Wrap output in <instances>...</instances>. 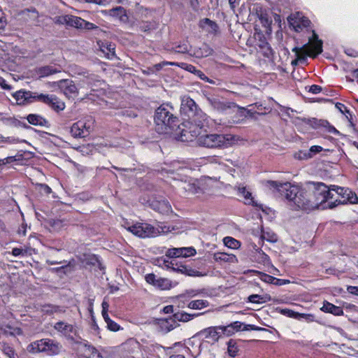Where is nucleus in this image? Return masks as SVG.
I'll return each instance as SVG.
<instances>
[{
	"instance_id": "680f3d73",
	"label": "nucleus",
	"mask_w": 358,
	"mask_h": 358,
	"mask_svg": "<svg viewBox=\"0 0 358 358\" xmlns=\"http://www.w3.org/2000/svg\"><path fill=\"white\" fill-rule=\"evenodd\" d=\"M263 280L266 282L275 284L276 278L269 275H265Z\"/></svg>"
},
{
	"instance_id": "9b49d317",
	"label": "nucleus",
	"mask_w": 358,
	"mask_h": 358,
	"mask_svg": "<svg viewBox=\"0 0 358 358\" xmlns=\"http://www.w3.org/2000/svg\"><path fill=\"white\" fill-rule=\"evenodd\" d=\"M146 282L162 290L169 289L172 287L171 281L167 278H157L154 273H149L145 276Z\"/></svg>"
},
{
	"instance_id": "f3484780",
	"label": "nucleus",
	"mask_w": 358,
	"mask_h": 358,
	"mask_svg": "<svg viewBox=\"0 0 358 358\" xmlns=\"http://www.w3.org/2000/svg\"><path fill=\"white\" fill-rule=\"evenodd\" d=\"M58 24H66L70 27H73L77 29L82 28V23H83V19L80 17L66 15L58 17Z\"/></svg>"
},
{
	"instance_id": "6e6552de",
	"label": "nucleus",
	"mask_w": 358,
	"mask_h": 358,
	"mask_svg": "<svg viewBox=\"0 0 358 358\" xmlns=\"http://www.w3.org/2000/svg\"><path fill=\"white\" fill-rule=\"evenodd\" d=\"M125 229L134 235L142 238L155 237L159 233V231L153 226L145 222H136L131 224L127 223Z\"/></svg>"
},
{
	"instance_id": "864d4df0",
	"label": "nucleus",
	"mask_w": 358,
	"mask_h": 358,
	"mask_svg": "<svg viewBox=\"0 0 358 358\" xmlns=\"http://www.w3.org/2000/svg\"><path fill=\"white\" fill-rule=\"evenodd\" d=\"M97 27L93 23L89 22L83 20V23H82V28L87 30H91L96 28Z\"/></svg>"
},
{
	"instance_id": "f03ea898",
	"label": "nucleus",
	"mask_w": 358,
	"mask_h": 358,
	"mask_svg": "<svg viewBox=\"0 0 358 358\" xmlns=\"http://www.w3.org/2000/svg\"><path fill=\"white\" fill-rule=\"evenodd\" d=\"M266 186L270 189L280 192L287 200L293 201L297 208L302 210L307 209L306 198L298 186L292 185L290 182L278 183L273 180L266 181Z\"/></svg>"
},
{
	"instance_id": "72a5a7b5",
	"label": "nucleus",
	"mask_w": 358,
	"mask_h": 358,
	"mask_svg": "<svg viewBox=\"0 0 358 358\" xmlns=\"http://www.w3.org/2000/svg\"><path fill=\"white\" fill-rule=\"evenodd\" d=\"M210 303L207 300L204 299H196L192 300L187 303V307L193 310H201L203 308L208 307Z\"/></svg>"
},
{
	"instance_id": "c03bdc74",
	"label": "nucleus",
	"mask_w": 358,
	"mask_h": 358,
	"mask_svg": "<svg viewBox=\"0 0 358 358\" xmlns=\"http://www.w3.org/2000/svg\"><path fill=\"white\" fill-rule=\"evenodd\" d=\"M182 257H187L193 256L196 254V250L192 247L189 248H180Z\"/></svg>"
},
{
	"instance_id": "f257e3e1",
	"label": "nucleus",
	"mask_w": 358,
	"mask_h": 358,
	"mask_svg": "<svg viewBox=\"0 0 358 358\" xmlns=\"http://www.w3.org/2000/svg\"><path fill=\"white\" fill-rule=\"evenodd\" d=\"M308 190L311 194L308 199L306 198L305 203H307L306 210H313L327 208H333L337 206L338 199L334 201H328L329 199H333L336 194L334 189H329L323 182H310Z\"/></svg>"
},
{
	"instance_id": "5701e85b",
	"label": "nucleus",
	"mask_w": 358,
	"mask_h": 358,
	"mask_svg": "<svg viewBox=\"0 0 358 358\" xmlns=\"http://www.w3.org/2000/svg\"><path fill=\"white\" fill-rule=\"evenodd\" d=\"M181 108L189 117L199 110L194 101L189 98L182 100Z\"/></svg>"
},
{
	"instance_id": "6e6d98bb",
	"label": "nucleus",
	"mask_w": 358,
	"mask_h": 358,
	"mask_svg": "<svg viewBox=\"0 0 358 358\" xmlns=\"http://www.w3.org/2000/svg\"><path fill=\"white\" fill-rule=\"evenodd\" d=\"M336 108L343 113H348L350 115V117H352L351 114L350 113V111L347 109V108L342 103H338L336 105Z\"/></svg>"
},
{
	"instance_id": "cd10ccee",
	"label": "nucleus",
	"mask_w": 358,
	"mask_h": 358,
	"mask_svg": "<svg viewBox=\"0 0 358 358\" xmlns=\"http://www.w3.org/2000/svg\"><path fill=\"white\" fill-rule=\"evenodd\" d=\"M27 120L29 123L35 126L48 127L49 125L48 121L39 115L29 114Z\"/></svg>"
},
{
	"instance_id": "69168bd1",
	"label": "nucleus",
	"mask_w": 358,
	"mask_h": 358,
	"mask_svg": "<svg viewBox=\"0 0 358 358\" xmlns=\"http://www.w3.org/2000/svg\"><path fill=\"white\" fill-rule=\"evenodd\" d=\"M0 85L3 89L9 88V85L6 83V81L2 77H0Z\"/></svg>"
},
{
	"instance_id": "a211bd4d",
	"label": "nucleus",
	"mask_w": 358,
	"mask_h": 358,
	"mask_svg": "<svg viewBox=\"0 0 358 358\" xmlns=\"http://www.w3.org/2000/svg\"><path fill=\"white\" fill-rule=\"evenodd\" d=\"M150 207L161 214H169L172 212L171 206L165 199H153L151 201Z\"/></svg>"
},
{
	"instance_id": "393cba45",
	"label": "nucleus",
	"mask_w": 358,
	"mask_h": 358,
	"mask_svg": "<svg viewBox=\"0 0 358 358\" xmlns=\"http://www.w3.org/2000/svg\"><path fill=\"white\" fill-rule=\"evenodd\" d=\"M59 72H61V69L52 66H41L36 69V74L38 78L48 77Z\"/></svg>"
},
{
	"instance_id": "b1692460",
	"label": "nucleus",
	"mask_w": 358,
	"mask_h": 358,
	"mask_svg": "<svg viewBox=\"0 0 358 358\" xmlns=\"http://www.w3.org/2000/svg\"><path fill=\"white\" fill-rule=\"evenodd\" d=\"M180 66L185 68L187 71L193 73L194 74L197 76L201 80H204L210 84H215L214 80L208 78L201 71L197 69L192 64L182 63Z\"/></svg>"
},
{
	"instance_id": "49530a36",
	"label": "nucleus",
	"mask_w": 358,
	"mask_h": 358,
	"mask_svg": "<svg viewBox=\"0 0 358 358\" xmlns=\"http://www.w3.org/2000/svg\"><path fill=\"white\" fill-rule=\"evenodd\" d=\"M238 349L234 343L229 341L228 343V353L229 356L234 357L237 355Z\"/></svg>"
},
{
	"instance_id": "a19ab883",
	"label": "nucleus",
	"mask_w": 358,
	"mask_h": 358,
	"mask_svg": "<svg viewBox=\"0 0 358 358\" xmlns=\"http://www.w3.org/2000/svg\"><path fill=\"white\" fill-rule=\"evenodd\" d=\"M2 350L5 355L9 358H17V355L14 348L8 344L4 343L2 346Z\"/></svg>"
},
{
	"instance_id": "2eb2a0df",
	"label": "nucleus",
	"mask_w": 358,
	"mask_h": 358,
	"mask_svg": "<svg viewBox=\"0 0 358 358\" xmlns=\"http://www.w3.org/2000/svg\"><path fill=\"white\" fill-rule=\"evenodd\" d=\"M178 187L183 193L188 194H196L201 192V188L196 185L193 179H189L179 182Z\"/></svg>"
},
{
	"instance_id": "ea45409f",
	"label": "nucleus",
	"mask_w": 358,
	"mask_h": 358,
	"mask_svg": "<svg viewBox=\"0 0 358 358\" xmlns=\"http://www.w3.org/2000/svg\"><path fill=\"white\" fill-rule=\"evenodd\" d=\"M224 245L231 249H237L240 247V242L235 238L227 236L223 239Z\"/></svg>"
},
{
	"instance_id": "58836bf2",
	"label": "nucleus",
	"mask_w": 358,
	"mask_h": 358,
	"mask_svg": "<svg viewBox=\"0 0 358 358\" xmlns=\"http://www.w3.org/2000/svg\"><path fill=\"white\" fill-rule=\"evenodd\" d=\"M85 352L88 354V358H103L96 348L90 345H85Z\"/></svg>"
},
{
	"instance_id": "0e129e2a",
	"label": "nucleus",
	"mask_w": 358,
	"mask_h": 358,
	"mask_svg": "<svg viewBox=\"0 0 358 358\" xmlns=\"http://www.w3.org/2000/svg\"><path fill=\"white\" fill-rule=\"evenodd\" d=\"M289 282V281L288 280L276 278V280H275V285H285Z\"/></svg>"
},
{
	"instance_id": "4c0bfd02",
	"label": "nucleus",
	"mask_w": 358,
	"mask_h": 358,
	"mask_svg": "<svg viewBox=\"0 0 358 358\" xmlns=\"http://www.w3.org/2000/svg\"><path fill=\"white\" fill-rule=\"evenodd\" d=\"M180 271L182 273H184L186 275H189V276L203 277V276H205L207 275L206 273L200 272L199 271H196L192 268H189L187 266H182V268L180 269Z\"/></svg>"
},
{
	"instance_id": "8fccbe9b",
	"label": "nucleus",
	"mask_w": 358,
	"mask_h": 358,
	"mask_svg": "<svg viewBox=\"0 0 358 358\" xmlns=\"http://www.w3.org/2000/svg\"><path fill=\"white\" fill-rule=\"evenodd\" d=\"M322 150L323 148L320 145H313L310 148L308 152L310 155V157L312 158L316 154L320 152Z\"/></svg>"
},
{
	"instance_id": "a878e982",
	"label": "nucleus",
	"mask_w": 358,
	"mask_h": 358,
	"mask_svg": "<svg viewBox=\"0 0 358 358\" xmlns=\"http://www.w3.org/2000/svg\"><path fill=\"white\" fill-rule=\"evenodd\" d=\"M336 194H347L348 197H347V199H344L343 201H338L336 202V204H339V203H343L344 202H345L346 201H348V202H350V203H357L358 202V198L357 196V195L354 193H352L351 191H350L348 189H344L343 188H341V187H337V189L336 191Z\"/></svg>"
},
{
	"instance_id": "79ce46f5",
	"label": "nucleus",
	"mask_w": 358,
	"mask_h": 358,
	"mask_svg": "<svg viewBox=\"0 0 358 358\" xmlns=\"http://www.w3.org/2000/svg\"><path fill=\"white\" fill-rule=\"evenodd\" d=\"M261 238L263 240H266L268 242L275 243L278 240V237L273 231H263L261 235Z\"/></svg>"
},
{
	"instance_id": "09e8293b",
	"label": "nucleus",
	"mask_w": 358,
	"mask_h": 358,
	"mask_svg": "<svg viewBox=\"0 0 358 358\" xmlns=\"http://www.w3.org/2000/svg\"><path fill=\"white\" fill-rule=\"evenodd\" d=\"M280 313L282 315H287V317L299 319V313L294 312L290 309H287V308L281 309Z\"/></svg>"
},
{
	"instance_id": "dca6fc26",
	"label": "nucleus",
	"mask_w": 358,
	"mask_h": 358,
	"mask_svg": "<svg viewBox=\"0 0 358 358\" xmlns=\"http://www.w3.org/2000/svg\"><path fill=\"white\" fill-rule=\"evenodd\" d=\"M36 94V92L20 90L16 92L13 96L15 99L17 104L24 105L34 102Z\"/></svg>"
},
{
	"instance_id": "4d7b16f0",
	"label": "nucleus",
	"mask_w": 358,
	"mask_h": 358,
	"mask_svg": "<svg viewBox=\"0 0 358 358\" xmlns=\"http://www.w3.org/2000/svg\"><path fill=\"white\" fill-rule=\"evenodd\" d=\"M322 91V87L317 85H313L310 87L309 92L313 94H318Z\"/></svg>"
},
{
	"instance_id": "4468645a",
	"label": "nucleus",
	"mask_w": 358,
	"mask_h": 358,
	"mask_svg": "<svg viewBox=\"0 0 358 358\" xmlns=\"http://www.w3.org/2000/svg\"><path fill=\"white\" fill-rule=\"evenodd\" d=\"M208 101L215 110L221 113H225L228 110H233L238 108L235 103L222 101L216 98H208Z\"/></svg>"
},
{
	"instance_id": "20e7f679",
	"label": "nucleus",
	"mask_w": 358,
	"mask_h": 358,
	"mask_svg": "<svg viewBox=\"0 0 358 358\" xmlns=\"http://www.w3.org/2000/svg\"><path fill=\"white\" fill-rule=\"evenodd\" d=\"M238 139V136L230 134H208L200 136L197 138V143L208 148H224L231 146Z\"/></svg>"
},
{
	"instance_id": "39448f33",
	"label": "nucleus",
	"mask_w": 358,
	"mask_h": 358,
	"mask_svg": "<svg viewBox=\"0 0 358 358\" xmlns=\"http://www.w3.org/2000/svg\"><path fill=\"white\" fill-rule=\"evenodd\" d=\"M322 41L319 39L317 34L313 31V36L308 42L301 48L295 47L292 52H295L296 59L292 62V65H296L299 61H306V55L315 57L322 52Z\"/></svg>"
},
{
	"instance_id": "c85d7f7f",
	"label": "nucleus",
	"mask_w": 358,
	"mask_h": 358,
	"mask_svg": "<svg viewBox=\"0 0 358 358\" xmlns=\"http://www.w3.org/2000/svg\"><path fill=\"white\" fill-rule=\"evenodd\" d=\"M321 310L325 313H331L336 316H341L343 315V310L342 308L336 306L329 302L325 301L323 303Z\"/></svg>"
},
{
	"instance_id": "4be33fe9",
	"label": "nucleus",
	"mask_w": 358,
	"mask_h": 358,
	"mask_svg": "<svg viewBox=\"0 0 358 358\" xmlns=\"http://www.w3.org/2000/svg\"><path fill=\"white\" fill-rule=\"evenodd\" d=\"M108 13L113 17L118 18L122 22H127L129 20L126 10L122 6H117L108 10Z\"/></svg>"
},
{
	"instance_id": "7c9ffc66",
	"label": "nucleus",
	"mask_w": 358,
	"mask_h": 358,
	"mask_svg": "<svg viewBox=\"0 0 358 358\" xmlns=\"http://www.w3.org/2000/svg\"><path fill=\"white\" fill-rule=\"evenodd\" d=\"M237 191H238V195L239 196L244 198L245 203L257 206V203H255L253 198L252 197L251 192L248 191L246 189L245 187L238 186L237 187Z\"/></svg>"
},
{
	"instance_id": "6ab92c4d",
	"label": "nucleus",
	"mask_w": 358,
	"mask_h": 358,
	"mask_svg": "<svg viewBox=\"0 0 358 358\" xmlns=\"http://www.w3.org/2000/svg\"><path fill=\"white\" fill-rule=\"evenodd\" d=\"M213 50L206 43L201 44V46H192L189 55L196 58H203L211 55Z\"/></svg>"
},
{
	"instance_id": "1a4fd4ad",
	"label": "nucleus",
	"mask_w": 358,
	"mask_h": 358,
	"mask_svg": "<svg viewBox=\"0 0 358 358\" xmlns=\"http://www.w3.org/2000/svg\"><path fill=\"white\" fill-rule=\"evenodd\" d=\"M180 130L179 138L181 141L191 142L196 138H198L201 134L199 127L194 125L189 120L185 121L178 127Z\"/></svg>"
},
{
	"instance_id": "13d9d810",
	"label": "nucleus",
	"mask_w": 358,
	"mask_h": 358,
	"mask_svg": "<svg viewBox=\"0 0 358 358\" xmlns=\"http://www.w3.org/2000/svg\"><path fill=\"white\" fill-rule=\"evenodd\" d=\"M70 71L73 73L74 74H84V71L81 69L80 68L78 67L77 66H71L70 68Z\"/></svg>"
},
{
	"instance_id": "de8ad7c7",
	"label": "nucleus",
	"mask_w": 358,
	"mask_h": 358,
	"mask_svg": "<svg viewBox=\"0 0 358 358\" xmlns=\"http://www.w3.org/2000/svg\"><path fill=\"white\" fill-rule=\"evenodd\" d=\"M294 158L299 160L310 159L308 150H300L294 154Z\"/></svg>"
},
{
	"instance_id": "bb28decb",
	"label": "nucleus",
	"mask_w": 358,
	"mask_h": 358,
	"mask_svg": "<svg viewBox=\"0 0 358 358\" xmlns=\"http://www.w3.org/2000/svg\"><path fill=\"white\" fill-rule=\"evenodd\" d=\"M199 26L210 34H216L218 29L217 24L208 18L201 20Z\"/></svg>"
},
{
	"instance_id": "3c124183",
	"label": "nucleus",
	"mask_w": 358,
	"mask_h": 358,
	"mask_svg": "<svg viewBox=\"0 0 358 358\" xmlns=\"http://www.w3.org/2000/svg\"><path fill=\"white\" fill-rule=\"evenodd\" d=\"M26 253H27L26 250H24L22 248H15L12 250V255L15 257L24 256L26 255Z\"/></svg>"
},
{
	"instance_id": "9d476101",
	"label": "nucleus",
	"mask_w": 358,
	"mask_h": 358,
	"mask_svg": "<svg viewBox=\"0 0 358 358\" xmlns=\"http://www.w3.org/2000/svg\"><path fill=\"white\" fill-rule=\"evenodd\" d=\"M35 101L42 102L56 111L63 110L65 108L64 103L55 94H40L36 92Z\"/></svg>"
},
{
	"instance_id": "aec40b11",
	"label": "nucleus",
	"mask_w": 358,
	"mask_h": 358,
	"mask_svg": "<svg viewBox=\"0 0 358 358\" xmlns=\"http://www.w3.org/2000/svg\"><path fill=\"white\" fill-rule=\"evenodd\" d=\"M189 120L192 122L193 124L198 126L199 130L208 124V117L206 113L201 111L200 109L195 113H193L189 117Z\"/></svg>"
},
{
	"instance_id": "f8f14e48",
	"label": "nucleus",
	"mask_w": 358,
	"mask_h": 358,
	"mask_svg": "<svg viewBox=\"0 0 358 358\" xmlns=\"http://www.w3.org/2000/svg\"><path fill=\"white\" fill-rule=\"evenodd\" d=\"M57 85L66 97H73L78 94V88L71 80H60L57 83Z\"/></svg>"
},
{
	"instance_id": "423d86ee",
	"label": "nucleus",
	"mask_w": 358,
	"mask_h": 358,
	"mask_svg": "<svg viewBox=\"0 0 358 358\" xmlns=\"http://www.w3.org/2000/svg\"><path fill=\"white\" fill-rule=\"evenodd\" d=\"M62 348L59 342L50 338H42L29 344L27 350L31 354L44 353L51 357L59 355Z\"/></svg>"
},
{
	"instance_id": "e2e57ef3",
	"label": "nucleus",
	"mask_w": 358,
	"mask_h": 358,
	"mask_svg": "<svg viewBox=\"0 0 358 358\" xmlns=\"http://www.w3.org/2000/svg\"><path fill=\"white\" fill-rule=\"evenodd\" d=\"M327 131L330 133V134H339L338 131L332 125H329L328 127V128H327Z\"/></svg>"
},
{
	"instance_id": "5fc2aeb1",
	"label": "nucleus",
	"mask_w": 358,
	"mask_h": 358,
	"mask_svg": "<svg viewBox=\"0 0 358 358\" xmlns=\"http://www.w3.org/2000/svg\"><path fill=\"white\" fill-rule=\"evenodd\" d=\"M202 292L199 289H189L186 291V294L189 297H194Z\"/></svg>"
},
{
	"instance_id": "37998d69",
	"label": "nucleus",
	"mask_w": 358,
	"mask_h": 358,
	"mask_svg": "<svg viewBox=\"0 0 358 358\" xmlns=\"http://www.w3.org/2000/svg\"><path fill=\"white\" fill-rule=\"evenodd\" d=\"M248 301L254 303H262L266 301V297L259 294H252L248 297Z\"/></svg>"
},
{
	"instance_id": "a18cd8bd",
	"label": "nucleus",
	"mask_w": 358,
	"mask_h": 358,
	"mask_svg": "<svg viewBox=\"0 0 358 358\" xmlns=\"http://www.w3.org/2000/svg\"><path fill=\"white\" fill-rule=\"evenodd\" d=\"M180 248H171L169 249L166 252V255L167 257L173 258V257H181V252H180Z\"/></svg>"
},
{
	"instance_id": "338daca9",
	"label": "nucleus",
	"mask_w": 358,
	"mask_h": 358,
	"mask_svg": "<svg viewBox=\"0 0 358 358\" xmlns=\"http://www.w3.org/2000/svg\"><path fill=\"white\" fill-rule=\"evenodd\" d=\"M319 125L324 127L327 129V128H328L330 124L327 120H319Z\"/></svg>"
},
{
	"instance_id": "2f4dec72",
	"label": "nucleus",
	"mask_w": 358,
	"mask_h": 358,
	"mask_svg": "<svg viewBox=\"0 0 358 358\" xmlns=\"http://www.w3.org/2000/svg\"><path fill=\"white\" fill-rule=\"evenodd\" d=\"M101 50L106 54V57L112 59L115 57V47L114 45L108 43L102 42L101 44L98 43Z\"/></svg>"
},
{
	"instance_id": "052dcab7",
	"label": "nucleus",
	"mask_w": 358,
	"mask_h": 358,
	"mask_svg": "<svg viewBox=\"0 0 358 358\" xmlns=\"http://www.w3.org/2000/svg\"><path fill=\"white\" fill-rule=\"evenodd\" d=\"M304 318L308 321H313L314 320V316L310 314H305V313H299V318Z\"/></svg>"
},
{
	"instance_id": "f704fd0d",
	"label": "nucleus",
	"mask_w": 358,
	"mask_h": 358,
	"mask_svg": "<svg viewBox=\"0 0 358 358\" xmlns=\"http://www.w3.org/2000/svg\"><path fill=\"white\" fill-rule=\"evenodd\" d=\"M213 259L215 262H234L236 257L234 255H229L226 252H215L213 255Z\"/></svg>"
},
{
	"instance_id": "c9c22d12",
	"label": "nucleus",
	"mask_w": 358,
	"mask_h": 358,
	"mask_svg": "<svg viewBox=\"0 0 358 358\" xmlns=\"http://www.w3.org/2000/svg\"><path fill=\"white\" fill-rule=\"evenodd\" d=\"M204 313H181L176 315L177 318L182 322H188L193 320L195 317H199L203 315Z\"/></svg>"
},
{
	"instance_id": "c756f323",
	"label": "nucleus",
	"mask_w": 358,
	"mask_h": 358,
	"mask_svg": "<svg viewBox=\"0 0 358 358\" xmlns=\"http://www.w3.org/2000/svg\"><path fill=\"white\" fill-rule=\"evenodd\" d=\"M41 312L46 315H51L54 313H63L65 312V310L55 305L44 304L41 306Z\"/></svg>"
},
{
	"instance_id": "bf43d9fd",
	"label": "nucleus",
	"mask_w": 358,
	"mask_h": 358,
	"mask_svg": "<svg viewBox=\"0 0 358 358\" xmlns=\"http://www.w3.org/2000/svg\"><path fill=\"white\" fill-rule=\"evenodd\" d=\"M347 290L349 293L358 296V287L357 286H348Z\"/></svg>"
},
{
	"instance_id": "e433bc0d",
	"label": "nucleus",
	"mask_w": 358,
	"mask_h": 358,
	"mask_svg": "<svg viewBox=\"0 0 358 358\" xmlns=\"http://www.w3.org/2000/svg\"><path fill=\"white\" fill-rule=\"evenodd\" d=\"M242 326H244V328L243 330H248V329L246 327V325L240 322H236L234 324H231V325H229L227 327H224L225 331L227 332L228 334H233L234 331H238L241 329Z\"/></svg>"
},
{
	"instance_id": "7ed1b4c3",
	"label": "nucleus",
	"mask_w": 358,
	"mask_h": 358,
	"mask_svg": "<svg viewBox=\"0 0 358 358\" xmlns=\"http://www.w3.org/2000/svg\"><path fill=\"white\" fill-rule=\"evenodd\" d=\"M172 110L173 108L167 104H162L156 110L154 120L158 133H168L177 125L178 117Z\"/></svg>"
},
{
	"instance_id": "603ef678",
	"label": "nucleus",
	"mask_w": 358,
	"mask_h": 358,
	"mask_svg": "<svg viewBox=\"0 0 358 358\" xmlns=\"http://www.w3.org/2000/svg\"><path fill=\"white\" fill-rule=\"evenodd\" d=\"M107 325H108V329L111 331H117L120 329V326L116 322L113 321L112 320L108 321V322L107 323Z\"/></svg>"
},
{
	"instance_id": "0eeeda50",
	"label": "nucleus",
	"mask_w": 358,
	"mask_h": 358,
	"mask_svg": "<svg viewBox=\"0 0 358 358\" xmlns=\"http://www.w3.org/2000/svg\"><path fill=\"white\" fill-rule=\"evenodd\" d=\"M94 122L92 116H85L72 124L70 132L74 138H85L93 129Z\"/></svg>"
},
{
	"instance_id": "774afa93",
	"label": "nucleus",
	"mask_w": 358,
	"mask_h": 358,
	"mask_svg": "<svg viewBox=\"0 0 358 358\" xmlns=\"http://www.w3.org/2000/svg\"><path fill=\"white\" fill-rule=\"evenodd\" d=\"M140 29L143 31H147L150 29V26L148 23H145L140 27Z\"/></svg>"
},
{
	"instance_id": "ddd939ff",
	"label": "nucleus",
	"mask_w": 358,
	"mask_h": 358,
	"mask_svg": "<svg viewBox=\"0 0 358 358\" xmlns=\"http://www.w3.org/2000/svg\"><path fill=\"white\" fill-rule=\"evenodd\" d=\"M53 327L58 333L70 340H73L76 334V329L72 324L62 321L55 323Z\"/></svg>"
},
{
	"instance_id": "412c9836",
	"label": "nucleus",
	"mask_w": 358,
	"mask_h": 358,
	"mask_svg": "<svg viewBox=\"0 0 358 358\" xmlns=\"http://www.w3.org/2000/svg\"><path fill=\"white\" fill-rule=\"evenodd\" d=\"M224 327H211L204 329L202 334L204 335L206 338H210L213 341H216L219 339L222 334H224Z\"/></svg>"
},
{
	"instance_id": "473e14b6",
	"label": "nucleus",
	"mask_w": 358,
	"mask_h": 358,
	"mask_svg": "<svg viewBox=\"0 0 358 358\" xmlns=\"http://www.w3.org/2000/svg\"><path fill=\"white\" fill-rule=\"evenodd\" d=\"M192 46L187 42L184 41L180 43V44L176 45L175 47L171 48L169 50L171 52L176 53H190L191 52Z\"/></svg>"
}]
</instances>
